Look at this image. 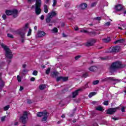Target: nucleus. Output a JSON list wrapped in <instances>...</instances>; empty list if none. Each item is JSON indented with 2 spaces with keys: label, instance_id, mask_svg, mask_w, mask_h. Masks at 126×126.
<instances>
[{
  "label": "nucleus",
  "instance_id": "obj_1",
  "mask_svg": "<svg viewBox=\"0 0 126 126\" xmlns=\"http://www.w3.org/2000/svg\"><path fill=\"white\" fill-rule=\"evenodd\" d=\"M1 47L3 49L4 51H5V57H6L7 59H9L7 61L8 63H11V59H12V57H13L11 50H10L7 46L5 45L3 43L1 44Z\"/></svg>",
  "mask_w": 126,
  "mask_h": 126
},
{
  "label": "nucleus",
  "instance_id": "obj_2",
  "mask_svg": "<svg viewBox=\"0 0 126 126\" xmlns=\"http://www.w3.org/2000/svg\"><path fill=\"white\" fill-rule=\"evenodd\" d=\"M124 67L123 66V64L120 61H116L115 62L113 63L109 67V70L111 73L113 72H116V71L119 68H122Z\"/></svg>",
  "mask_w": 126,
  "mask_h": 126
},
{
  "label": "nucleus",
  "instance_id": "obj_3",
  "mask_svg": "<svg viewBox=\"0 0 126 126\" xmlns=\"http://www.w3.org/2000/svg\"><path fill=\"white\" fill-rule=\"evenodd\" d=\"M35 6V13L36 15H39L41 13V5H42L41 0H36V3L34 4Z\"/></svg>",
  "mask_w": 126,
  "mask_h": 126
},
{
  "label": "nucleus",
  "instance_id": "obj_4",
  "mask_svg": "<svg viewBox=\"0 0 126 126\" xmlns=\"http://www.w3.org/2000/svg\"><path fill=\"white\" fill-rule=\"evenodd\" d=\"M5 13L7 15H13V17L14 18H16V17H17L18 15L17 14H18V10H17L16 9H14L12 10H6L5 11Z\"/></svg>",
  "mask_w": 126,
  "mask_h": 126
},
{
  "label": "nucleus",
  "instance_id": "obj_5",
  "mask_svg": "<svg viewBox=\"0 0 126 126\" xmlns=\"http://www.w3.org/2000/svg\"><path fill=\"white\" fill-rule=\"evenodd\" d=\"M108 80H111V81H115V83H113V84L115 85L116 83H118L119 82H121V80H119L118 79H114L113 77H108L104 79H103L102 80V81L105 82V81H108Z\"/></svg>",
  "mask_w": 126,
  "mask_h": 126
},
{
  "label": "nucleus",
  "instance_id": "obj_6",
  "mask_svg": "<svg viewBox=\"0 0 126 126\" xmlns=\"http://www.w3.org/2000/svg\"><path fill=\"white\" fill-rule=\"evenodd\" d=\"M119 109H120V107H119L113 108H109L107 110L106 114H108L109 115H113V114H115V113H116V112H117V110H119Z\"/></svg>",
  "mask_w": 126,
  "mask_h": 126
},
{
  "label": "nucleus",
  "instance_id": "obj_7",
  "mask_svg": "<svg viewBox=\"0 0 126 126\" xmlns=\"http://www.w3.org/2000/svg\"><path fill=\"white\" fill-rule=\"evenodd\" d=\"M28 118L27 112L25 111L22 116L20 118V121L23 124H26V118Z\"/></svg>",
  "mask_w": 126,
  "mask_h": 126
},
{
  "label": "nucleus",
  "instance_id": "obj_8",
  "mask_svg": "<svg viewBox=\"0 0 126 126\" xmlns=\"http://www.w3.org/2000/svg\"><path fill=\"white\" fill-rule=\"evenodd\" d=\"M17 33L19 35H20L22 38L21 42L22 43H24V39H25V32H22V31H19L17 32Z\"/></svg>",
  "mask_w": 126,
  "mask_h": 126
},
{
  "label": "nucleus",
  "instance_id": "obj_9",
  "mask_svg": "<svg viewBox=\"0 0 126 126\" xmlns=\"http://www.w3.org/2000/svg\"><path fill=\"white\" fill-rule=\"evenodd\" d=\"M120 49H121V47L120 46H116L114 47L110 51V53H118L120 52Z\"/></svg>",
  "mask_w": 126,
  "mask_h": 126
},
{
  "label": "nucleus",
  "instance_id": "obj_10",
  "mask_svg": "<svg viewBox=\"0 0 126 126\" xmlns=\"http://www.w3.org/2000/svg\"><path fill=\"white\" fill-rule=\"evenodd\" d=\"M95 42L96 41L95 39H91L90 41L87 42L86 45L87 47H90L91 46L94 45V43H95Z\"/></svg>",
  "mask_w": 126,
  "mask_h": 126
},
{
  "label": "nucleus",
  "instance_id": "obj_11",
  "mask_svg": "<svg viewBox=\"0 0 126 126\" xmlns=\"http://www.w3.org/2000/svg\"><path fill=\"white\" fill-rule=\"evenodd\" d=\"M80 91H82V89H79L78 90H76L74 92L72 93V98H75L77 95H78V93Z\"/></svg>",
  "mask_w": 126,
  "mask_h": 126
},
{
  "label": "nucleus",
  "instance_id": "obj_12",
  "mask_svg": "<svg viewBox=\"0 0 126 126\" xmlns=\"http://www.w3.org/2000/svg\"><path fill=\"white\" fill-rule=\"evenodd\" d=\"M115 9L117 11H120V10L123 9V6L121 4H119L115 6Z\"/></svg>",
  "mask_w": 126,
  "mask_h": 126
},
{
  "label": "nucleus",
  "instance_id": "obj_13",
  "mask_svg": "<svg viewBox=\"0 0 126 126\" xmlns=\"http://www.w3.org/2000/svg\"><path fill=\"white\" fill-rule=\"evenodd\" d=\"M59 74H60V73H59L58 72L53 71V72H51V77H53V78H54L55 77H57V76H58V75H59Z\"/></svg>",
  "mask_w": 126,
  "mask_h": 126
},
{
  "label": "nucleus",
  "instance_id": "obj_14",
  "mask_svg": "<svg viewBox=\"0 0 126 126\" xmlns=\"http://www.w3.org/2000/svg\"><path fill=\"white\" fill-rule=\"evenodd\" d=\"M46 35V33L43 31H39L37 33L38 37H44Z\"/></svg>",
  "mask_w": 126,
  "mask_h": 126
},
{
  "label": "nucleus",
  "instance_id": "obj_15",
  "mask_svg": "<svg viewBox=\"0 0 126 126\" xmlns=\"http://www.w3.org/2000/svg\"><path fill=\"white\" fill-rule=\"evenodd\" d=\"M79 7L81 9H85L87 7V4L86 3H82L80 4Z\"/></svg>",
  "mask_w": 126,
  "mask_h": 126
},
{
  "label": "nucleus",
  "instance_id": "obj_16",
  "mask_svg": "<svg viewBox=\"0 0 126 126\" xmlns=\"http://www.w3.org/2000/svg\"><path fill=\"white\" fill-rule=\"evenodd\" d=\"M47 112H39L37 113V116L41 118V117H44L47 113Z\"/></svg>",
  "mask_w": 126,
  "mask_h": 126
},
{
  "label": "nucleus",
  "instance_id": "obj_17",
  "mask_svg": "<svg viewBox=\"0 0 126 126\" xmlns=\"http://www.w3.org/2000/svg\"><path fill=\"white\" fill-rule=\"evenodd\" d=\"M48 120V112L45 114L41 120V122L44 123H47V120Z\"/></svg>",
  "mask_w": 126,
  "mask_h": 126
},
{
  "label": "nucleus",
  "instance_id": "obj_18",
  "mask_svg": "<svg viewBox=\"0 0 126 126\" xmlns=\"http://www.w3.org/2000/svg\"><path fill=\"white\" fill-rule=\"evenodd\" d=\"M56 15H57V13L55 11H52L48 13V16H49L51 18H53L54 16H56Z\"/></svg>",
  "mask_w": 126,
  "mask_h": 126
},
{
  "label": "nucleus",
  "instance_id": "obj_19",
  "mask_svg": "<svg viewBox=\"0 0 126 126\" xmlns=\"http://www.w3.org/2000/svg\"><path fill=\"white\" fill-rule=\"evenodd\" d=\"M0 89L1 90H2V88H3V87H4V82H3V81H2L1 78H0Z\"/></svg>",
  "mask_w": 126,
  "mask_h": 126
},
{
  "label": "nucleus",
  "instance_id": "obj_20",
  "mask_svg": "<svg viewBox=\"0 0 126 126\" xmlns=\"http://www.w3.org/2000/svg\"><path fill=\"white\" fill-rule=\"evenodd\" d=\"M89 69L90 70V71H95L96 69H97V67H96V66H93L89 68Z\"/></svg>",
  "mask_w": 126,
  "mask_h": 126
},
{
  "label": "nucleus",
  "instance_id": "obj_21",
  "mask_svg": "<svg viewBox=\"0 0 126 126\" xmlns=\"http://www.w3.org/2000/svg\"><path fill=\"white\" fill-rule=\"evenodd\" d=\"M100 59L101 60V61H108L110 60V57L109 56H105L103 57H100Z\"/></svg>",
  "mask_w": 126,
  "mask_h": 126
},
{
  "label": "nucleus",
  "instance_id": "obj_22",
  "mask_svg": "<svg viewBox=\"0 0 126 126\" xmlns=\"http://www.w3.org/2000/svg\"><path fill=\"white\" fill-rule=\"evenodd\" d=\"M95 110H96V111H99L100 112H102V111H104V109H103V108L101 106H97Z\"/></svg>",
  "mask_w": 126,
  "mask_h": 126
},
{
  "label": "nucleus",
  "instance_id": "obj_23",
  "mask_svg": "<svg viewBox=\"0 0 126 126\" xmlns=\"http://www.w3.org/2000/svg\"><path fill=\"white\" fill-rule=\"evenodd\" d=\"M118 43H125V39H118L114 42V44H118Z\"/></svg>",
  "mask_w": 126,
  "mask_h": 126
},
{
  "label": "nucleus",
  "instance_id": "obj_24",
  "mask_svg": "<svg viewBox=\"0 0 126 126\" xmlns=\"http://www.w3.org/2000/svg\"><path fill=\"white\" fill-rule=\"evenodd\" d=\"M89 35L92 36H94L96 35V32H89Z\"/></svg>",
  "mask_w": 126,
  "mask_h": 126
},
{
  "label": "nucleus",
  "instance_id": "obj_25",
  "mask_svg": "<svg viewBox=\"0 0 126 126\" xmlns=\"http://www.w3.org/2000/svg\"><path fill=\"white\" fill-rule=\"evenodd\" d=\"M96 93L95 92L90 93L89 94V98L92 97L93 96H94V95H96Z\"/></svg>",
  "mask_w": 126,
  "mask_h": 126
},
{
  "label": "nucleus",
  "instance_id": "obj_26",
  "mask_svg": "<svg viewBox=\"0 0 126 126\" xmlns=\"http://www.w3.org/2000/svg\"><path fill=\"white\" fill-rule=\"evenodd\" d=\"M51 20H52V18L49 16H48L46 18V22L47 23H50V22H51Z\"/></svg>",
  "mask_w": 126,
  "mask_h": 126
},
{
  "label": "nucleus",
  "instance_id": "obj_27",
  "mask_svg": "<svg viewBox=\"0 0 126 126\" xmlns=\"http://www.w3.org/2000/svg\"><path fill=\"white\" fill-rule=\"evenodd\" d=\"M104 43H109L110 42V37L107 38H104L102 39Z\"/></svg>",
  "mask_w": 126,
  "mask_h": 126
},
{
  "label": "nucleus",
  "instance_id": "obj_28",
  "mask_svg": "<svg viewBox=\"0 0 126 126\" xmlns=\"http://www.w3.org/2000/svg\"><path fill=\"white\" fill-rule=\"evenodd\" d=\"M44 12L45 13H48V6L46 4L44 5Z\"/></svg>",
  "mask_w": 126,
  "mask_h": 126
},
{
  "label": "nucleus",
  "instance_id": "obj_29",
  "mask_svg": "<svg viewBox=\"0 0 126 126\" xmlns=\"http://www.w3.org/2000/svg\"><path fill=\"white\" fill-rule=\"evenodd\" d=\"M46 88V86L45 85H41L39 86V89L40 90H44Z\"/></svg>",
  "mask_w": 126,
  "mask_h": 126
},
{
  "label": "nucleus",
  "instance_id": "obj_30",
  "mask_svg": "<svg viewBox=\"0 0 126 126\" xmlns=\"http://www.w3.org/2000/svg\"><path fill=\"white\" fill-rule=\"evenodd\" d=\"M62 80L63 82L67 81L68 80V77H63L62 76Z\"/></svg>",
  "mask_w": 126,
  "mask_h": 126
},
{
  "label": "nucleus",
  "instance_id": "obj_31",
  "mask_svg": "<svg viewBox=\"0 0 126 126\" xmlns=\"http://www.w3.org/2000/svg\"><path fill=\"white\" fill-rule=\"evenodd\" d=\"M99 80H95V81H94L93 82V85H97V84H99Z\"/></svg>",
  "mask_w": 126,
  "mask_h": 126
},
{
  "label": "nucleus",
  "instance_id": "obj_32",
  "mask_svg": "<svg viewBox=\"0 0 126 126\" xmlns=\"http://www.w3.org/2000/svg\"><path fill=\"white\" fill-rule=\"evenodd\" d=\"M27 72V71H26V70L25 69H24L22 72H20V73L22 74L23 76L25 75Z\"/></svg>",
  "mask_w": 126,
  "mask_h": 126
},
{
  "label": "nucleus",
  "instance_id": "obj_33",
  "mask_svg": "<svg viewBox=\"0 0 126 126\" xmlns=\"http://www.w3.org/2000/svg\"><path fill=\"white\" fill-rule=\"evenodd\" d=\"M53 33H58V29L57 28H54V29L52 30Z\"/></svg>",
  "mask_w": 126,
  "mask_h": 126
},
{
  "label": "nucleus",
  "instance_id": "obj_34",
  "mask_svg": "<svg viewBox=\"0 0 126 126\" xmlns=\"http://www.w3.org/2000/svg\"><path fill=\"white\" fill-rule=\"evenodd\" d=\"M9 108H10V106L9 105H6V106L4 107L3 110L4 111H7V110H8Z\"/></svg>",
  "mask_w": 126,
  "mask_h": 126
},
{
  "label": "nucleus",
  "instance_id": "obj_35",
  "mask_svg": "<svg viewBox=\"0 0 126 126\" xmlns=\"http://www.w3.org/2000/svg\"><path fill=\"white\" fill-rule=\"evenodd\" d=\"M60 80H63L62 76L57 77L56 79V81H57V82H59V81H60Z\"/></svg>",
  "mask_w": 126,
  "mask_h": 126
},
{
  "label": "nucleus",
  "instance_id": "obj_36",
  "mask_svg": "<svg viewBox=\"0 0 126 126\" xmlns=\"http://www.w3.org/2000/svg\"><path fill=\"white\" fill-rule=\"evenodd\" d=\"M51 71V68H48L46 71V74L48 75L49 74H50V72Z\"/></svg>",
  "mask_w": 126,
  "mask_h": 126
},
{
  "label": "nucleus",
  "instance_id": "obj_37",
  "mask_svg": "<svg viewBox=\"0 0 126 126\" xmlns=\"http://www.w3.org/2000/svg\"><path fill=\"white\" fill-rule=\"evenodd\" d=\"M80 32H81V33H87L88 34V33H89V32H88V31H86V30H84V29H82V30H81Z\"/></svg>",
  "mask_w": 126,
  "mask_h": 126
},
{
  "label": "nucleus",
  "instance_id": "obj_38",
  "mask_svg": "<svg viewBox=\"0 0 126 126\" xmlns=\"http://www.w3.org/2000/svg\"><path fill=\"white\" fill-rule=\"evenodd\" d=\"M32 75L35 76L38 75V71L34 70L32 72Z\"/></svg>",
  "mask_w": 126,
  "mask_h": 126
},
{
  "label": "nucleus",
  "instance_id": "obj_39",
  "mask_svg": "<svg viewBox=\"0 0 126 126\" xmlns=\"http://www.w3.org/2000/svg\"><path fill=\"white\" fill-rule=\"evenodd\" d=\"M75 111H76V108H75L73 110V113L72 114L70 115V117H73V115H74V113H75Z\"/></svg>",
  "mask_w": 126,
  "mask_h": 126
},
{
  "label": "nucleus",
  "instance_id": "obj_40",
  "mask_svg": "<svg viewBox=\"0 0 126 126\" xmlns=\"http://www.w3.org/2000/svg\"><path fill=\"white\" fill-rule=\"evenodd\" d=\"M88 73H86L83 74L82 75V77H83L84 78H86V77H88Z\"/></svg>",
  "mask_w": 126,
  "mask_h": 126
},
{
  "label": "nucleus",
  "instance_id": "obj_41",
  "mask_svg": "<svg viewBox=\"0 0 126 126\" xmlns=\"http://www.w3.org/2000/svg\"><path fill=\"white\" fill-rule=\"evenodd\" d=\"M32 32V30H31V29H30L29 30L28 33L27 34V36H30L31 35Z\"/></svg>",
  "mask_w": 126,
  "mask_h": 126
},
{
  "label": "nucleus",
  "instance_id": "obj_42",
  "mask_svg": "<svg viewBox=\"0 0 126 126\" xmlns=\"http://www.w3.org/2000/svg\"><path fill=\"white\" fill-rule=\"evenodd\" d=\"M17 79L18 81V82H21V77L19 75H18L17 76Z\"/></svg>",
  "mask_w": 126,
  "mask_h": 126
},
{
  "label": "nucleus",
  "instance_id": "obj_43",
  "mask_svg": "<svg viewBox=\"0 0 126 126\" xmlns=\"http://www.w3.org/2000/svg\"><path fill=\"white\" fill-rule=\"evenodd\" d=\"M7 37H8V38H11V39H13V35L10 33L7 34Z\"/></svg>",
  "mask_w": 126,
  "mask_h": 126
},
{
  "label": "nucleus",
  "instance_id": "obj_44",
  "mask_svg": "<svg viewBox=\"0 0 126 126\" xmlns=\"http://www.w3.org/2000/svg\"><path fill=\"white\" fill-rule=\"evenodd\" d=\"M81 57V55H78L75 57L74 59L75 61H77L78 60H79V59H80Z\"/></svg>",
  "mask_w": 126,
  "mask_h": 126
},
{
  "label": "nucleus",
  "instance_id": "obj_45",
  "mask_svg": "<svg viewBox=\"0 0 126 126\" xmlns=\"http://www.w3.org/2000/svg\"><path fill=\"white\" fill-rule=\"evenodd\" d=\"M97 4V2H93L91 4V7H94Z\"/></svg>",
  "mask_w": 126,
  "mask_h": 126
},
{
  "label": "nucleus",
  "instance_id": "obj_46",
  "mask_svg": "<svg viewBox=\"0 0 126 126\" xmlns=\"http://www.w3.org/2000/svg\"><path fill=\"white\" fill-rule=\"evenodd\" d=\"M103 105H105V106H108V105H109V101L108 100L105 101L103 102Z\"/></svg>",
  "mask_w": 126,
  "mask_h": 126
},
{
  "label": "nucleus",
  "instance_id": "obj_47",
  "mask_svg": "<svg viewBox=\"0 0 126 126\" xmlns=\"http://www.w3.org/2000/svg\"><path fill=\"white\" fill-rule=\"evenodd\" d=\"M5 118H6V116H4L2 117L1 118V122H4V121H5Z\"/></svg>",
  "mask_w": 126,
  "mask_h": 126
},
{
  "label": "nucleus",
  "instance_id": "obj_48",
  "mask_svg": "<svg viewBox=\"0 0 126 126\" xmlns=\"http://www.w3.org/2000/svg\"><path fill=\"white\" fill-rule=\"evenodd\" d=\"M105 26H110L111 25V23L110 22H107L105 24Z\"/></svg>",
  "mask_w": 126,
  "mask_h": 126
},
{
  "label": "nucleus",
  "instance_id": "obj_49",
  "mask_svg": "<svg viewBox=\"0 0 126 126\" xmlns=\"http://www.w3.org/2000/svg\"><path fill=\"white\" fill-rule=\"evenodd\" d=\"M36 0H28V2L29 3H32L33 2H34V1H35Z\"/></svg>",
  "mask_w": 126,
  "mask_h": 126
},
{
  "label": "nucleus",
  "instance_id": "obj_50",
  "mask_svg": "<svg viewBox=\"0 0 126 126\" xmlns=\"http://www.w3.org/2000/svg\"><path fill=\"white\" fill-rule=\"evenodd\" d=\"M56 5H57V0H54V2L52 6H56Z\"/></svg>",
  "mask_w": 126,
  "mask_h": 126
},
{
  "label": "nucleus",
  "instance_id": "obj_51",
  "mask_svg": "<svg viewBox=\"0 0 126 126\" xmlns=\"http://www.w3.org/2000/svg\"><path fill=\"white\" fill-rule=\"evenodd\" d=\"M101 17H97L96 18H94V19H95V20H98V21L101 20Z\"/></svg>",
  "mask_w": 126,
  "mask_h": 126
},
{
  "label": "nucleus",
  "instance_id": "obj_52",
  "mask_svg": "<svg viewBox=\"0 0 126 126\" xmlns=\"http://www.w3.org/2000/svg\"><path fill=\"white\" fill-rule=\"evenodd\" d=\"M50 2H51V0H46L45 3L47 4H49Z\"/></svg>",
  "mask_w": 126,
  "mask_h": 126
},
{
  "label": "nucleus",
  "instance_id": "obj_53",
  "mask_svg": "<svg viewBox=\"0 0 126 126\" xmlns=\"http://www.w3.org/2000/svg\"><path fill=\"white\" fill-rule=\"evenodd\" d=\"M121 111L123 113H125V112H126V109L125 108V107H123L122 108Z\"/></svg>",
  "mask_w": 126,
  "mask_h": 126
},
{
  "label": "nucleus",
  "instance_id": "obj_54",
  "mask_svg": "<svg viewBox=\"0 0 126 126\" xmlns=\"http://www.w3.org/2000/svg\"><path fill=\"white\" fill-rule=\"evenodd\" d=\"M2 17L3 19H4V20H5V19H6V15H5V14H3Z\"/></svg>",
  "mask_w": 126,
  "mask_h": 126
},
{
  "label": "nucleus",
  "instance_id": "obj_55",
  "mask_svg": "<svg viewBox=\"0 0 126 126\" xmlns=\"http://www.w3.org/2000/svg\"><path fill=\"white\" fill-rule=\"evenodd\" d=\"M40 19L41 20H44V19H45V16H44L43 15H41L40 17Z\"/></svg>",
  "mask_w": 126,
  "mask_h": 126
},
{
  "label": "nucleus",
  "instance_id": "obj_56",
  "mask_svg": "<svg viewBox=\"0 0 126 126\" xmlns=\"http://www.w3.org/2000/svg\"><path fill=\"white\" fill-rule=\"evenodd\" d=\"M28 104H32V100L31 99H28Z\"/></svg>",
  "mask_w": 126,
  "mask_h": 126
},
{
  "label": "nucleus",
  "instance_id": "obj_57",
  "mask_svg": "<svg viewBox=\"0 0 126 126\" xmlns=\"http://www.w3.org/2000/svg\"><path fill=\"white\" fill-rule=\"evenodd\" d=\"M23 89H24V88H23V87L20 86L19 91H22V90H23Z\"/></svg>",
  "mask_w": 126,
  "mask_h": 126
},
{
  "label": "nucleus",
  "instance_id": "obj_58",
  "mask_svg": "<svg viewBox=\"0 0 126 126\" xmlns=\"http://www.w3.org/2000/svg\"><path fill=\"white\" fill-rule=\"evenodd\" d=\"M112 120H114V121H117V120H119L118 118H115V117H112Z\"/></svg>",
  "mask_w": 126,
  "mask_h": 126
},
{
  "label": "nucleus",
  "instance_id": "obj_59",
  "mask_svg": "<svg viewBox=\"0 0 126 126\" xmlns=\"http://www.w3.org/2000/svg\"><path fill=\"white\" fill-rule=\"evenodd\" d=\"M31 81H35V78L34 77L31 78Z\"/></svg>",
  "mask_w": 126,
  "mask_h": 126
},
{
  "label": "nucleus",
  "instance_id": "obj_60",
  "mask_svg": "<svg viewBox=\"0 0 126 126\" xmlns=\"http://www.w3.org/2000/svg\"><path fill=\"white\" fill-rule=\"evenodd\" d=\"M64 25H65V24H64V23H61V27H64Z\"/></svg>",
  "mask_w": 126,
  "mask_h": 126
},
{
  "label": "nucleus",
  "instance_id": "obj_61",
  "mask_svg": "<svg viewBox=\"0 0 126 126\" xmlns=\"http://www.w3.org/2000/svg\"><path fill=\"white\" fill-rule=\"evenodd\" d=\"M62 35H63V37H67L66 35H65V33H64V32H63Z\"/></svg>",
  "mask_w": 126,
  "mask_h": 126
},
{
  "label": "nucleus",
  "instance_id": "obj_62",
  "mask_svg": "<svg viewBox=\"0 0 126 126\" xmlns=\"http://www.w3.org/2000/svg\"><path fill=\"white\" fill-rule=\"evenodd\" d=\"M74 30H75V31H77V30H78V27H74Z\"/></svg>",
  "mask_w": 126,
  "mask_h": 126
},
{
  "label": "nucleus",
  "instance_id": "obj_63",
  "mask_svg": "<svg viewBox=\"0 0 126 126\" xmlns=\"http://www.w3.org/2000/svg\"><path fill=\"white\" fill-rule=\"evenodd\" d=\"M88 88V84H86L84 87V89H86V88Z\"/></svg>",
  "mask_w": 126,
  "mask_h": 126
},
{
  "label": "nucleus",
  "instance_id": "obj_64",
  "mask_svg": "<svg viewBox=\"0 0 126 126\" xmlns=\"http://www.w3.org/2000/svg\"><path fill=\"white\" fill-rule=\"evenodd\" d=\"M29 26V24H28V23L26 24V25H25L26 28H28Z\"/></svg>",
  "mask_w": 126,
  "mask_h": 126
}]
</instances>
